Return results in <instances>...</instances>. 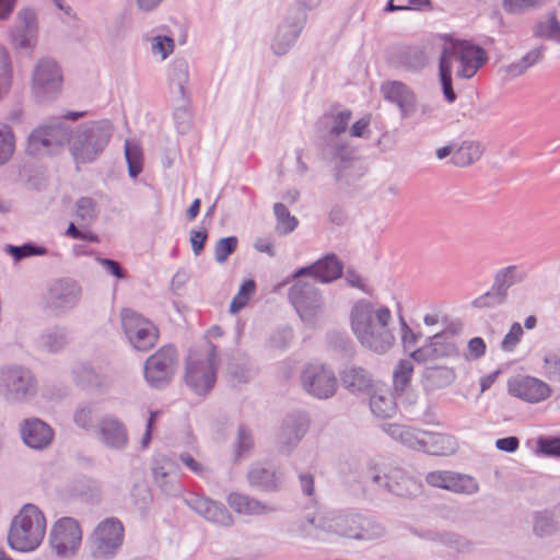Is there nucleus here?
I'll use <instances>...</instances> for the list:
<instances>
[{"mask_svg":"<svg viewBox=\"0 0 560 560\" xmlns=\"http://www.w3.org/2000/svg\"><path fill=\"white\" fill-rule=\"evenodd\" d=\"M370 408L374 416L386 419L396 413L393 394L386 388H377L370 397Z\"/></svg>","mask_w":560,"mask_h":560,"instance_id":"obj_35","label":"nucleus"},{"mask_svg":"<svg viewBox=\"0 0 560 560\" xmlns=\"http://www.w3.org/2000/svg\"><path fill=\"white\" fill-rule=\"evenodd\" d=\"M457 446V441L452 435L427 432L422 451L435 456H446L455 453Z\"/></svg>","mask_w":560,"mask_h":560,"instance_id":"obj_33","label":"nucleus"},{"mask_svg":"<svg viewBox=\"0 0 560 560\" xmlns=\"http://www.w3.org/2000/svg\"><path fill=\"white\" fill-rule=\"evenodd\" d=\"M15 150V139L13 130L8 125L0 126V166L5 164L13 155Z\"/></svg>","mask_w":560,"mask_h":560,"instance_id":"obj_53","label":"nucleus"},{"mask_svg":"<svg viewBox=\"0 0 560 560\" xmlns=\"http://www.w3.org/2000/svg\"><path fill=\"white\" fill-rule=\"evenodd\" d=\"M368 478L377 489L399 497L415 495L421 488L416 479L399 467H387L383 470L371 469Z\"/></svg>","mask_w":560,"mask_h":560,"instance_id":"obj_15","label":"nucleus"},{"mask_svg":"<svg viewBox=\"0 0 560 560\" xmlns=\"http://www.w3.org/2000/svg\"><path fill=\"white\" fill-rule=\"evenodd\" d=\"M171 457L175 459L176 463L177 460L180 462L185 467H187L191 472H194L198 477H208L209 469L205 465L199 463L189 452H182L177 455L174 454Z\"/></svg>","mask_w":560,"mask_h":560,"instance_id":"obj_60","label":"nucleus"},{"mask_svg":"<svg viewBox=\"0 0 560 560\" xmlns=\"http://www.w3.org/2000/svg\"><path fill=\"white\" fill-rule=\"evenodd\" d=\"M482 155V148L479 142L464 141L457 148H454L452 163L457 166H468L478 161Z\"/></svg>","mask_w":560,"mask_h":560,"instance_id":"obj_40","label":"nucleus"},{"mask_svg":"<svg viewBox=\"0 0 560 560\" xmlns=\"http://www.w3.org/2000/svg\"><path fill=\"white\" fill-rule=\"evenodd\" d=\"M385 534L386 529L382 523L362 514L355 533V540L371 541L384 537Z\"/></svg>","mask_w":560,"mask_h":560,"instance_id":"obj_42","label":"nucleus"},{"mask_svg":"<svg viewBox=\"0 0 560 560\" xmlns=\"http://www.w3.org/2000/svg\"><path fill=\"white\" fill-rule=\"evenodd\" d=\"M152 474L155 485L167 495L180 492L178 483L179 467L171 456L162 455L154 460Z\"/></svg>","mask_w":560,"mask_h":560,"instance_id":"obj_22","label":"nucleus"},{"mask_svg":"<svg viewBox=\"0 0 560 560\" xmlns=\"http://www.w3.org/2000/svg\"><path fill=\"white\" fill-rule=\"evenodd\" d=\"M362 514L347 513L331 518L326 527L327 532L355 539V533Z\"/></svg>","mask_w":560,"mask_h":560,"instance_id":"obj_36","label":"nucleus"},{"mask_svg":"<svg viewBox=\"0 0 560 560\" xmlns=\"http://www.w3.org/2000/svg\"><path fill=\"white\" fill-rule=\"evenodd\" d=\"M120 320L128 341L136 350L148 351L154 347L159 331L151 320L131 308L121 311Z\"/></svg>","mask_w":560,"mask_h":560,"instance_id":"obj_12","label":"nucleus"},{"mask_svg":"<svg viewBox=\"0 0 560 560\" xmlns=\"http://www.w3.org/2000/svg\"><path fill=\"white\" fill-rule=\"evenodd\" d=\"M253 447L254 439L252 431L245 425L241 424L237 429L234 444V459L238 460L243 456L248 455Z\"/></svg>","mask_w":560,"mask_h":560,"instance_id":"obj_50","label":"nucleus"},{"mask_svg":"<svg viewBox=\"0 0 560 560\" xmlns=\"http://www.w3.org/2000/svg\"><path fill=\"white\" fill-rule=\"evenodd\" d=\"M23 443L33 450H45L54 440V430L38 418H28L20 424Z\"/></svg>","mask_w":560,"mask_h":560,"instance_id":"obj_23","label":"nucleus"},{"mask_svg":"<svg viewBox=\"0 0 560 560\" xmlns=\"http://www.w3.org/2000/svg\"><path fill=\"white\" fill-rule=\"evenodd\" d=\"M508 389L512 396L530 404L542 401L551 395L550 386L533 376H518L510 380Z\"/></svg>","mask_w":560,"mask_h":560,"instance_id":"obj_21","label":"nucleus"},{"mask_svg":"<svg viewBox=\"0 0 560 560\" xmlns=\"http://www.w3.org/2000/svg\"><path fill=\"white\" fill-rule=\"evenodd\" d=\"M429 343L435 359L458 355L459 347L452 331L435 334L429 338Z\"/></svg>","mask_w":560,"mask_h":560,"instance_id":"obj_37","label":"nucleus"},{"mask_svg":"<svg viewBox=\"0 0 560 560\" xmlns=\"http://www.w3.org/2000/svg\"><path fill=\"white\" fill-rule=\"evenodd\" d=\"M524 278L525 273L520 271L516 266H509L497 272L493 284L497 290L499 289V291L508 295V290L512 285L522 282Z\"/></svg>","mask_w":560,"mask_h":560,"instance_id":"obj_45","label":"nucleus"},{"mask_svg":"<svg viewBox=\"0 0 560 560\" xmlns=\"http://www.w3.org/2000/svg\"><path fill=\"white\" fill-rule=\"evenodd\" d=\"M184 503L208 523L219 527H231L234 518L226 506L209 497L199 493H189Z\"/></svg>","mask_w":560,"mask_h":560,"instance_id":"obj_19","label":"nucleus"},{"mask_svg":"<svg viewBox=\"0 0 560 560\" xmlns=\"http://www.w3.org/2000/svg\"><path fill=\"white\" fill-rule=\"evenodd\" d=\"M306 20L305 10L301 7L292 9L284 21L278 26L271 49L277 56L285 55L295 44Z\"/></svg>","mask_w":560,"mask_h":560,"instance_id":"obj_20","label":"nucleus"},{"mask_svg":"<svg viewBox=\"0 0 560 560\" xmlns=\"http://www.w3.org/2000/svg\"><path fill=\"white\" fill-rule=\"evenodd\" d=\"M174 39L164 35H156L151 38V51L165 60L174 50Z\"/></svg>","mask_w":560,"mask_h":560,"instance_id":"obj_62","label":"nucleus"},{"mask_svg":"<svg viewBox=\"0 0 560 560\" xmlns=\"http://www.w3.org/2000/svg\"><path fill=\"white\" fill-rule=\"evenodd\" d=\"M237 243L238 241L235 236L220 238L214 246L215 261L223 264L228 257L235 252Z\"/></svg>","mask_w":560,"mask_h":560,"instance_id":"obj_61","label":"nucleus"},{"mask_svg":"<svg viewBox=\"0 0 560 560\" xmlns=\"http://www.w3.org/2000/svg\"><path fill=\"white\" fill-rule=\"evenodd\" d=\"M392 60L398 67L412 70L421 69L428 62L427 55L418 46H407L397 49Z\"/></svg>","mask_w":560,"mask_h":560,"instance_id":"obj_34","label":"nucleus"},{"mask_svg":"<svg viewBox=\"0 0 560 560\" xmlns=\"http://www.w3.org/2000/svg\"><path fill=\"white\" fill-rule=\"evenodd\" d=\"M97 417V405L91 401H86L81 402L75 407V409L73 410L72 420L79 429L88 432H95Z\"/></svg>","mask_w":560,"mask_h":560,"instance_id":"obj_39","label":"nucleus"},{"mask_svg":"<svg viewBox=\"0 0 560 560\" xmlns=\"http://www.w3.org/2000/svg\"><path fill=\"white\" fill-rule=\"evenodd\" d=\"M308 429V419L304 413L289 415L282 422L277 436L279 447L291 452L302 440Z\"/></svg>","mask_w":560,"mask_h":560,"instance_id":"obj_24","label":"nucleus"},{"mask_svg":"<svg viewBox=\"0 0 560 560\" xmlns=\"http://www.w3.org/2000/svg\"><path fill=\"white\" fill-rule=\"evenodd\" d=\"M38 382L33 372L22 365L0 368V397L8 402L22 404L33 399Z\"/></svg>","mask_w":560,"mask_h":560,"instance_id":"obj_6","label":"nucleus"},{"mask_svg":"<svg viewBox=\"0 0 560 560\" xmlns=\"http://www.w3.org/2000/svg\"><path fill=\"white\" fill-rule=\"evenodd\" d=\"M82 296L81 284L72 278H60L54 281L47 291L46 305L58 315L75 308Z\"/></svg>","mask_w":560,"mask_h":560,"instance_id":"obj_17","label":"nucleus"},{"mask_svg":"<svg viewBox=\"0 0 560 560\" xmlns=\"http://www.w3.org/2000/svg\"><path fill=\"white\" fill-rule=\"evenodd\" d=\"M49 544L60 559L69 560L77 556L82 544V530L77 520L61 517L51 527Z\"/></svg>","mask_w":560,"mask_h":560,"instance_id":"obj_11","label":"nucleus"},{"mask_svg":"<svg viewBox=\"0 0 560 560\" xmlns=\"http://www.w3.org/2000/svg\"><path fill=\"white\" fill-rule=\"evenodd\" d=\"M70 140V128L63 122L40 125L26 141V152L33 156L52 154Z\"/></svg>","mask_w":560,"mask_h":560,"instance_id":"obj_9","label":"nucleus"},{"mask_svg":"<svg viewBox=\"0 0 560 560\" xmlns=\"http://www.w3.org/2000/svg\"><path fill=\"white\" fill-rule=\"evenodd\" d=\"M546 0H503L502 7L509 14H523L544 7Z\"/></svg>","mask_w":560,"mask_h":560,"instance_id":"obj_55","label":"nucleus"},{"mask_svg":"<svg viewBox=\"0 0 560 560\" xmlns=\"http://www.w3.org/2000/svg\"><path fill=\"white\" fill-rule=\"evenodd\" d=\"M506 299V294L499 291V289L497 290L495 285L492 284L491 289L476 298L471 305L476 308H492L504 304Z\"/></svg>","mask_w":560,"mask_h":560,"instance_id":"obj_54","label":"nucleus"},{"mask_svg":"<svg viewBox=\"0 0 560 560\" xmlns=\"http://www.w3.org/2000/svg\"><path fill=\"white\" fill-rule=\"evenodd\" d=\"M63 85L61 67L51 58H42L35 65L32 74V92L39 103H48L56 100Z\"/></svg>","mask_w":560,"mask_h":560,"instance_id":"obj_8","label":"nucleus"},{"mask_svg":"<svg viewBox=\"0 0 560 560\" xmlns=\"http://www.w3.org/2000/svg\"><path fill=\"white\" fill-rule=\"evenodd\" d=\"M174 110L173 120L178 133L186 135L192 126V114L189 96L172 97Z\"/></svg>","mask_w":560,"mask_h":560,"instance_id":"obj_38","label":"nucleus"},{"mask_svg":"<svg viewBox=\"0 0 560 560\" xmlns=\"http://www.w3.org/2000/svg\"><path fill=\"white\" fill-rule=\"evenodd\" d=\"M383 429L394 440L399 441L410 448L422 451L427 431L395 423L386 424Z\"/></svg>","mask_w":560,"mask_h":560,"instance_id":"obj_31","label":"nucleus"},{"mask_svg":"<svg viewBox=\"0 0 560 560\" xmlns=\"http://www.w3.org/2000/svg\"><path fill=\"white\" fill-rule=\"evenodd\" d=\"M47 522L44 512L26 503L12 517L8 529V545L19 552H32L43 542Z\"/></svg>","mask_w":560,"mask_h":560,"instance_id":"obj_3","label":"nucleus"},{"mask_svg":"<svg viewBox=\"0 0 560 560\" xmlns=\"http://www.w3.org/2000/svg\"><path fill=\"white\" fill-rule=\"evenodd\" d=\"M342 273V265L334 254H328L307 267L300 268L293 275V278L310 276L312 281L329 283L340 278Z\"/></svg>","mask_w":560,"mask_h":560,"instance_id":"obj_25","label":"nucleus"},{"mask_svg":"<svg viewBox=\"0 0 560 560\" xmlns=\"http://www.w3.org/2000/svg\"><path fill=\"white\" fill-rule=\"evenodd\" d=\"M289 300L303 323L313 326L322 312L323 299L312 280H296L289 290Z\"/></svg>","mask_w":560,"mask_h":560,"instance_id":"obj_13","label":"nucleus"},{"mask_svg":"<svg viewBox=\"0 0 560 560\" xmlns=\"http://www.w3.org/2000/svg\"><path fill=\"white\" fill-rule=\"evenodd\" d=\"M247 481L261 491L275 492L279 489L280 476L261 464H253L247 471Z\"/></svg>","mask_w":560,"mask_h":560,"instance_id":"obj_30","label":"nucleus"},{"mask_svg":"<svg viewBox=\"0 0 560 560\" xmlns=\"http://www.w3.org/2000/svg\"><path fill=\"white\" fill-rule=\"evenodd\" d=\"M301 384L308 395L317 399L332 397L338 388L335 372L322 363L305 365L301 373Z\"/></svg>","mask_w":560,"mask_h":560,"instance_id":"obj_16","label":"nucleus"},{"mask_svg":"<svg viewBox=\"0 0 560 560\" xmlns=\"http://www.w3.org/2000/svg\"><path fill=\"white\" fill-rule=\"evenodd\" d=\"M523 334V327L521 326L520 323L512 324L510 330L501 341V350L509 353L513 352L516 346L520 343Z\"/></svg>","mask_w":560,"mask_h":560,"instance_id":"obj_64","label":"nucleus"},{"mask_svg":"<svg viewBox=\"0 0 560 560\" xmlns=\"http://www.w3.org/2000/svg\"><path fill=\"white\" fill-rule=\"evenodd\" d=\"M440 60H445L453 68L455 61L459 62L456 75L462 79L472 78L488 60L483 48L466 40L446 38Z\"/></svg>","mask_w":560,"mask_h":560,"instance_id":"obj_7","label":"nucleus"},{"mask_svg":"<svg viewBox=\"0 0 560 560\" xmlns=\"http://www.w3.org/2000/svg\"><path fill=\"white\" fill-rule=\"evenodd\" d=\"M124 539L122 522L110 516L97 523L86 539V546L93 559L112 560L120 551Z\"/></svg>","mask_w":560,"mask_h":560,"instance_id":"obj_5","label":"nucleus"},{"mask_svg":"<svg viewBox=\"0 0 560 560\" xmlns=\"http://www.w3.org/2000/svg\"><path fill=\"white\" fill-rule=\"evenodd\" d=\"M4 252L11 255L14 260L19 261L25 257L44 255L46 249L44 247H37L32 244H24L22 246L5 245Z\"/></svg>","mask_w":560,"mask_h":560,"instance_id":"obj_63","label":"nucleus"},{"mask_svg":"<svg viewBox=\"0 0 560 560\" xmlns=\"http://www.w3.org/2000/svg\"><path fill=\"white\" fill-rule=\"evenodd\" d=\"M226 502L235 513L245 516H265L278 511L276 504L241 492L230 493Z\"/></svg>","mask_w":560,"mask_h":560,"instance_id":"obj_26","label":"nucleus"},{"mask_svg":"<svg viewBox=\"0 0 560 560\" xmlns=\"http://www.w3.org/2000/svg\"><path fill=\"white\" fill-rule=\"evenodd\" d=\"M413 374V363L410 359H404L398 362L396 365L393 378H394V389L397 393H404L406 388L409 386L411 377Z\"/></svg>","mask_w":560,"mask_h":560,"instance_id":"obj_48","label":"nucleus"},{"mask_svg":"<svg viewBox=\"0 0 560 560\" xmlns=\"http://www.w3.org/2000/svg\"><path fill=\"white\" fill-rule=\"evenodd\" d=\"M37 34V15L33 9L25 8L18 12L13 39L21 48L32 46Z\"/></svg>","mask_w":560,"mask_h":560,"instance_id":"obj_28","label":"nucleus"},{"mask_svg":"<svg viewBox=\"0 0 560 560\" xmlns=\"http://www.w3.org/2000/svg\"><path fill=\"white\" fill-rule=\"evenodd\" d=\"M446 490L455 493L474 494L479 490V485L471 476L452 471Z\"/></svg>","mask_w":560,"mask_h":560,"instance_id":"obj_47","label":"nucleus"},{"mask_svg":"<svg viewBox=\"0 0 560 560\" xmlns=\"http://www.w3.org/2000/svg\"><path fill=\"white\" fill-rule=\"evenodd\" d=\"M177 352L172 346H164L144 362L143 374L147 384L156 389L167 386L177 370Z\"/></svg>","mask_w":560,"mask_h":560,"instance_id":"obj_10","label":"nucleus"},{"mask_svg":"<svg viewBox=\"0 0 560 560\" xmlns=\"http://www.w3.org/2000/svg\"><path fill=\"white\" fill-rule=\"evenodd\" d=\"M343 386L351 393L370 392L374 380L369 371L361 366H347L340 374Z\"/></svg>","mask_w":560,"mask_h":560,"instance_id":"obj_29","label":"nucleus"},{"mask_svg":"<svg viewBox=\"0 0 560 560\" xmlns=\"http://www.w3.org/2000/svg\"><path fill=\"white\" fill-rule=\"evenodd\" d=\"M560 529V523L548 511L536 512L533 515V532L538 537L552 535Z\"/></svg>","mask_w":560,"mask_h":560,"instance_id":"obj_44","label":"nucleus"},{"mask_svg":"<svg viewBox=\"0 0 560 560\" xmlns=\"http://www.w3.org/2000/svg\"><path fill=\"white\" fill-rule=\"evenodd\" d=\"M392 313L384 305H375L366 300L358 301L350 312L351 329L360 345L370 351L382 354L395 342L388 328Z\"/></svg>","mask_w":560,"mask_h":560,"instance_id":"obj_2","label":"nucleus"},{"mask_svg":"<svg viewBox=\"0 0 560 560\" xmlns=\"http://www.w3.org/2000/svg\"><path fill=\"white\" fill-rule=\"evenodd\" d=\"M125 158L130 177L136 178L142 171V153L136 142L126 141Z\"/></svg>","mask_w":560,"mask_h":560,"instance_id":"obj_52","label":"nucleus"},{"mask_svg":"<svg viewBox=\"0 0 560 560\" xmlns=\"http://www.w3.org/2000/svg\"><path fill=\"white\" fill-rule=\"evenodd\" d=\"M349 109L325 114L319 120L322 130L320 154L335 165L337 182L349 184L354 175V150L347 140V130L351 119Z\"/></svg>","mask_w":560,"mask_h":560,"instance_id":"obj_1","label":"nucleus"},{"mask_svg":"<svg viewBox=\"0 0 560 560\" xmlns=\"http://www.w3.org/2000/svg\"><path fill=\"white\" fill-rule=\"evenodd\" d=\"M533 34L537 38H545L560 44V22L555 13L548 14L546 20L538 22Z\"/></svg>","mask_w":560,"mask_h":560,"instance_id":"obj_46","label":"nucleus"},{"mask_svg":"<svg viewBox=\"0 0 560 560\" xmlns=\"http://www.w3.org/2000/svg\"><path fill=\"white\" fill-rule=\"evenodd\" d=\"M542 374L550 381H560V351H548L544 354Z\"/></svg>","mask_w":560,"mask_h":560,"instance_id":"obj_58","label":"nucleus"},{"mask_svg":"<svg viewBox=\"0 0 560 560\" xmlns=\"http://www.w3.org/2000/svg\"><path fill=\"white\" fill-rule=\"evenodd\" d=\"M536 445L538 455L560 458V436H539Z\"/></svg>","mask_w":560,"mask_h":560,"instance_id":"obj_59","label":"nucleus"},{"mask_svg":"<svg viewBox=\"0 0 560 560\" xmlns=\"http://www.w3.org/2000/svg\"><path fill=\"white\" fill-rule=\"evenodd\" d=\"M273 212L277 219V231L280 234H289L298 226V220L291 215L288 208L283 203H276Z\"/></svg>","mask_w":560,"mask_h":560,"instance_id":"obj_51","label":"nucleus"},{"mask_svg":"<svg viewBox=\"0 0 560 560\" xmlns=\"http://www.w3.org/2000/svg\"><path fill=\"white\" fill-rule=\"evenodd\" d=\"M97 442L106 450L122 452L129 445V432L126 423L115 415L101 417L95 428Z\"/></svg>","mask_w":560,"mask_h":560,"instance_id":"obj_18","label":"nucleus"},{"mask_svg":"<svg viewBox=\"0 0 560 560\" xmlns=\"http://www.w3.org/2000/svg\"><path fill=\"white\" fill-rule=\"evenodd\" d=\"M69 342V334L65 327L56 326L39 336V345L49 352H59Z\"/></svg>","mask_w":560,"mask_h":560,"instance_id":"obj_41","label":"nucleus"},{"mask_svg":"<svg viewBox=\"0 0 560 560\" xmlns=\"http://www.w3.org/2000/svg\"><path fill=\"white\" fill-rule=\"evenodd\" d=\"M114 133L108 119L88 121L70 130V153L77 164L94 162L106 149Z\"/></svg>","mask_w":560,"mask_h":560,"instance_id":"obj_4","label":"nucleus"},{"mask_svg":"<svg viewBox=\"0 0 560 560\" xmlns=\"http://www.w3.org/2000/svg\"><path fill=\"white\" fill-rule=\"evenodd\" d=\"M72 374L75 383L85 388H101L106 384L105 378L88 364H78Z\"/></svg>","mask_w":560,"mask_h":560,"instance_id":"obj_43","label":"nucleus"},{"mask_svg":"<svg viewBox=\"0 0 560 560\" xmlns=\"http://www.w3.org/2000/svg\"><path fill=\"white\" fill-rule=\"evenodd\" d=\"M217 381V352L211 345L205 355L187 362L185 382L196 394L208 393Z\"/></svg>","mask_w":560,"mask_h":560,"instance_id":"obj_14","label":"nucleus"},{"mask_svg":"<svg viewBox=\"0 0 560 560\" xmlns=\"http://www.w3.org/2000/svg\"><path fill=\"white\" fill-rule=\"evenodd\" d=\"M189 81V66L183 59H175L168 69V84L172 97L189 96L187 84Z\"/></svg>","mask_w":560,"mask_h":560,"instance_id":"obj_32","label":"nucleus"},{"mask_svg":"<svg viewBox=\"0 0 560 560\" xmlns=\"http://www.w3.org/2000/svg\"><path fill=\"white\" fill-rule=\"evenodd\" d=\"M98 215L97 203L91 197H81L75 201V217L79 221L91 224Z\"/></svg>","mask_w":560,"mask_h":560,"instance_id":"obj_49","label":"nucleus"},{"mask_svg":"<svg viewBox=\"0 0 560 560\" xmlns=\"http://www.w3.org/2000/svg\"><path fill=\"white\" fill-rule=\"evenodd\" d=\"M381 92L385 100L396 104L402 118L411 117L416 112V95L404 83L392 81L382 84Z\"/></svg>","mask_w":560,"mask_h":560,"instance_id":"obj_27","label":"nucleus"},{"mask_svg":"<svg viewBox=\"0 0 560 560\" xmlns=\"http://www.w3.org/2000/svg\"><path fill=\"white\" fill-rule=\"evenodd\" d=\"M255 289L256 283L254 280L249 279L244 281L230 304V312L232 314L238 313L247 304L250 296L254 294Z\"/></svg>","mask_w":560,"mask_h":560,"instance_id":"obj_56","label":"nucleus"},{"mask_svg":"<svg viewBox=\"0 0 560 560\" xmlns=\"http://www.w3.org/2000/svg\"><path fill=\"white\" fill-rule=\"evenodd\" d=\"M229 374L234 385L249 382L255 376V370L250 362L233 363L230 365Z\"/></svg>","mask_w":560,"mask_h":560,"instance_id":"obj_57","label":"nucleus"}]
</instances>
